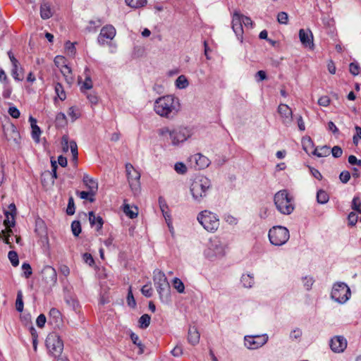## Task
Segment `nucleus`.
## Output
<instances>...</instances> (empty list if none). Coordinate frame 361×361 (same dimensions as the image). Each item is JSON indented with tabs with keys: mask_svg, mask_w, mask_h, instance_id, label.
I'll return each mask as SVG.
<instances>
[{
	"mask_svg": "<svg viewBox=\"0 0 361 361\" xmlns=\"http://www.w3.org/2000/svg\"><path fill=\"white\" fill-rule=\"evenodd\" d=\"M154 109L161 117L172 118L180 109L179 99L173 95L161 97L156 99Z\"/></svg>",
	"mask_w": 361,
	"mask_h": 361,
	"instance_id": "nucleus-1",
	"label": "nucleus"
},
{
	"mask_svg": "<svg viewBox=\"0 0 361 361\" xmlns=\"http://www.w3.org/2000/svg\"><path fill=\"white\" fill-rule=\"evenodd\" d=\"M157 133L162 137L169 135L171 145L178 147L192 135L193 130L190 128L184 126H178L173 129L168 126H164L158 129Z\"/></svg>",
	"mask_w": 361,
	"mask_h": 361,
	"instance_id": "nucleus-2",
	"label": "nucleus"
},
{
	"mask_svg": "<svg viewBox=\"0 0 361 361\" xmlns=\"http://www.w3.org/2000/svg\"><path fill=\"white\" fill-rule=\"evenodd\" d=\"M212 187L211 180L206 176H197L191 183L190 193L192 199L197 202H201L207 196Z\"/></svg>",
	"mask_w": 361,
	"mask_h": 361,
	"instance_id": "nucleus-3",
	"label": "nucleus"
},
{
	"mask_svg": "<svg viewBox=\"0 0 361 361\" xmlns=\"http://www.w3.org/2000/svg\"><path fill=\"white\" fill-rule=\"evenodd\" d=\"M153 281L161 302L169 303L171 302V287L164 273L159 270L154 271Z\"/></svg>",
	"mask_w": 361,
	"mask_h": 361,
	"instance_id": "nucleus-4",
	"label": "nucleus"
},
{
	"mask_svg": "<svg viewBox=\"0 0 361 361\" xmlns=\"http://www.w3.org/2000/svg\"><path fill=\"white\" fill-rule=\"evenodd\" d=\"M226 247L227 246L219 238L214 237L209 240L204 254L207 259L212 261L216 260L226 255Z\"/></svg>",
	"mask_w": 361,
	"mask_h": 361,
	"instance_id": "nucleus-5",
	"label": "nucleus"
},
{
	"mask_svg": "<svg viewBox=\"0 0 361 361\" xmlns=\"http://www.w3.org/2000/svg\"><path fill=\"white\" fill-rule=\"evenodd\" d=\"M274 204L277 209L283 214H290L294 209L293 199L286 190H282L274 195Z\"/></svg>",
	"mask_w": 361,
	"mask_h": 361,
	"instance_id": "nucleus-6",
	"label": "nucleus"
},
{
	"mask_svg": "<svg viewBox=\"0 0 361 361\" xmlns=\"http://www.w3.org/2000/svg\"><path fill=\"white\" fill-rule=\"evenodd\" d=\"M197 221L209 232L216 231L219 226V219L217 215L208 210L201 212L197 216Z\"/></svg>",
	"mask_w": 361,
	"mask_h": 361,
	"instance_id": "nucleus-7",
	"label": "nucleus"
},
{
	"mask_svg": "<svg viewBox=\"0 0 361 361\" xmlns=\"http://www.w3.org/2000/svg\"><path fill=\"white\" fill-rule=\"evenodd\" d=\"M289 231L284 226H276L269 231L270 243L276 246L284 245L289 239Z\"/></svg>",
	"mask_w": 361,
	"mask_h": 361,
	"instance_id": "nucleus-8",
	"label": "nucleus"
},
{
	"mask_svg": "<svg viewBox=\"0 0 361 361\" xmlns=\"http://www.w3.org/2000/svg\"><path fill=\"white\" fill-rule=\"evenodd\" d=\"M46 346L53 357L59 358L63 350V343L60 336L56 333L49 334L46 338Z\"/></svg>",
	"mask_w": 361,
	"mask_h": 361,
	"instance_id": "nucleus-9",
	"label": "nucleus"
},
{
	"mask_svg": "<svg viewBox=\"0 0 361 361\" xmlns=\"http://www.w3.org/2000/svg\"><path fill=\"white\" fill-rule=\"evenodd\" d=\"M350 290L346 283L343 282L334 283L331 293V297L334 300L343 304L350 298Z\"/></svg>",
	"mask_w": 361,
	"mask_h": 361,
	"instance_id": "nucleus-10",
	"label": "nucleus"
},
{
	"mask_svg": "<svg viewBox=\"0 0 361 361\" xmlns=\"http://www.w3.org/2000/svg\"><path fill=\"white\" fill-rule=\"evenodd\" d=\"M126 176L128 183L132 191L134 193L137 192L140 190V173L138 171H137L134 166L130 164L127 163L126 164Z\"/></svg>",
	"mask_w": 361,
	"mask_h": 361,
	"instance_id": "nucleus-11",
	"label": "nucleus"
},
{
	"mask_svg": "<svg viewBox=\"0 0 361 361\" xmlns=\"http://www.w3.org/2000/svg\"><path fill=\"white\" fill-rule=\"evenodd\" d=\"M245 345L249 349H257L268 341V336L262 335H251L245 336L244 338Z\"/></svg>",
	"mask_w": 361,
	"mask_h": 361,
	"instance_id": "nucleus-12",
	"label": "nucleus"
},
{
	"mask_svg": "<svg viewBox=\"0 0 361 361\" xmlns=\"http://www.w3.org/2000/svg\"><path fill=\"white\" fill-rule=\"evenodd\" d=\"M42 277L46 285L51 288L54 286L57 281V274L56 270L51 266H45L42 270Z\"/></svg>",
	"mask_w": 361,
	"mask_h": 361,
	"instance_id": "nucleus-13",
	"label": "nucleus"
},
{
	"mask_svg": "<svg viewBox=\"0 0 361 361\" xmlns=\"http://www.w3.org/2000/svg\"><path fill=\"white\" fill-rule=\"evenodd\" d=\"M232 29L237 36L238 39L243 42V22H242V14L238 11H235L232 18Z\"/></svg>",
	"mask_w": 361,
	"mask_h": 361,
	"instance_id": "nucleus-14",
	"label": "nucleus"
},
{
	"mask_svg": "<svg viewBox=\"0 0 361 361\" xmlns=\"http://www.w3.org/2000/svg\"><path fill=\"white\" fill-rule=\"evenodd\" d=\"M116 35V29L112 25H106L102 28L97 40L100 44H104L107 40H111Z\"/></svg>",
	"mask_w": 361,
	"mask_h": 361,
	"instance_id": "nucleus-15",
	"label": "nucleus"
},
{
	"mask_svg": "<svg viewBox=\"0 0 361 361\" xmlns=\"http://www.w3.org/2000/svg\"><path fill=\"white\" fill-rule=\"evenodd\" d=\"M278 113L279 114L282 123L284 125H290L293 121V111L287 104H280L278 106Z\"/></svg>",
	"mask_w": 361,
	"mask_h": 361,
	"instance_id": "nucleus-16",
	"label": "nucleus"
},
{
	"mask_svg": "<svg viewBox=\"0 0 361 361\" xmlns=\"http://www.w3.org/2000/svg\"><path fill=\"white\" fill-rule=\"evenodd\" d=\"M330 347L334 353H342L347 347V341L343 336H334L331 339Z\"/></svg>",
	"mask_w": 361,
	"mask_h": 361,
	"instance_id": "nucleus-17",
	"label": "nucleus"
},
{
	"mask_svg": "<svg viewBox=\"0 0 361 361\" xmlns=\"http://www.w3.org/2000/svg\"><path fill=\"white\" fill-rule=\"evenodd\" d=\"M4 135L8 141L16 145L20 143V135L15 126L12 125L4 129Z\"/></svg>",
	"mask_w": 361,
	"mask_h": 361,
	"instance_id": "nucleus-18",
	"label": "nucleus"
},
{
	"mask_svg": "<svg viewBox=\"0 0 361 361\" xmlns=\"http://www.w3.org/2000/svg\"><path fill=\"white\" fill-rule=\"evenodd\" d=\"M299 38L301 43L306 47L312 48L314 46L313 35L312 32L300 29L299 31Z\"/></svg>",
	"mask_w": 361,
	"mask_h": 361,
	"instance_id": "nucleus-19",
	"label": "nucleus"
},
{
	"mask_svg": "<svg viewBox=\"0 0 361 361\" xmlns=\"http://www.w3.org/2000/svg\"><path fill=\"white\" fill-rule=\"evenodd\" d=\"M51 4L48 1H42L40 5V16L43 20L50 18L53 16Z\"/></svg>",
	"mask_w": 361,
	"mask_h": 361,
	"instance_id": "nucleus-20",
	"label": "nucleus"
},
{
	"mask_svg": "<svg viewBox=\"0 0 361 361\" xmlns=\"http://www.w3.org/2000/svg\"><path fill=\"white\" fill-rule=\"evenodd\" d=\"M200 335L195 326H190L188 329V341L192 345H197L200 341Z\"/></svg>",
	"mask_w": 361,
	"mask_h": 361,
	"instance_id": "nucleus-21",
	"label": "nucleus"
},
{
	"mask_svg": "<svg viewBox=\"0 0 361 361\" xmlns=\"http://www.w3.org/2000/svg\"><path fill=\"white\" fill-rule=\"evenodd\" d=\"M49 319L51 323L57 327H59L62 324V315L59 310L56 308H51L49 311Z\"/></svg>",
	"mask_w": 361,
	"mask_h": 361,
	"instance_id": "nucleus-22",
	"label": "nucleus"
},
{
	"mask_svg": "<svg viewBox=\"0 0 361 361\" xmlns=\"http://www.w3.org/2000/svg\"><path fill=\"white\" fill-rule=\"evenodd\" d=\"M89 221L92 226H96L97 231L102 228L104 221L100 216H95L93 212H89Z\"/></svg>",
	"mask_w": 361,
	"mask_h": 361,
	"instance_id": "nucleus-23",
	"label": "nucleus"
},
{
	"mask_svg": "<svg viewBox=\"0 0 361 361\" xmlns=\"http://www.w3.org/2000/svg\"><path fill=\"white\" fill-rule=\"evenodd\" d=\"M82 180L88 189L92 191V194H95L98 189L97 182L87 174L84 175Z\"/></svg>",
	"mask_w": 361,
	"mask_h": 361,
	"instance_id": "nucleus-24",
	"label": "nucleus"
},
{
	"mask_svg": "<svg viewBox=\"0 0 361 361\" xmlns=\"http://www.w3.org/2000/svg\"><path fill=\"white\" fill-rule=\"evenodd\" d=\"M194 159L199 169H204L207 167L210 163L209 159L201 154H195Z\"/></svg>",
	"mask_w": 361,
	"mask_h": 361,
	"instance_id": "nucleus-25",
	"label": "nucleus"
},
{
	"mask_svg": "<svg viewBox=\"0 0 361 361\" xmlns=\"http://www.w3.org/2000/svg\"><path fill=\"white\" fill-rule=\"evenodd\" d=\"M123 212L130 219H134L137 216L138 208L136 206H130L128 204H123Z\"/></svg>",
	"mask_w": 361,
	"mask_h": 361,
	"instance_id": "nucleus-26",
	"label": "nucleus"
},
{
	"mask_svg": "<svg viewBox=\"0 0 361 361\" xmlns=\"http://www.w3.org/2000/svg\"><path fill=\"white\" fill-rule=\"evenodd\" d=\"M331 153L330 147L327 145L317 147L312 154L318 157H328Z\"/></svg>",
	"mask_w": 361,
	"mask_h": 361,
	"instance_id": "nucleus-27",
	"label": "nucleus"
},
{
	"mask_svg": "<svg viewBox=\"0 0 361 361\" xmlns=\"http://www.w3.org/2000/svg\"><path fill=\"white\" fill-rule=\"evenodd\" d=\"M241 283L243 287L250 288L254 285V276L250 274H243L241 276Z\"/></svg>",
	"mask_w": 361,
	"mask_h": 361,
	"instance_id": "nucleus-28",
	"label": "nucleus"
},
{
	"mask_svg": "<svg viewBox=\"0 0 361 361\" xmlns=\"http://www.w3.org/2000/svg\"><path fill=\"white\" fill-rule=\"evenodd\" d=\"M4 213L6 216V219L4 221V226L8 229L15 225V216L13 214L10 213L8 210H4Z\"/></svg>",
	"mask_w": 361,
	"mask_h": 361,
	"instance_id": "nucleus-29",
	"label": "nucleus"
},
{
	"mask_svg": "<svg viewBox=\"0 0 361 361\" xmlns=\"http://www.w3.org/2000/svg\"><path fill=\"white\" fill-rule=\"evenodd\" d=\"M61 71L63 75L65 77L66 82L70 85L72 84L74 81V79L72 76V71L71 68L65 65L62 67Z\"/></svg>",
	"mask_w": 361,
	"mask_h": 361,
	"instance_id": "nucleus-30",
	"label": "nucleus"
},
{
	"mask_svg": "<svg viewBox=\"0 0 361 361\" xmlns=\"http://www.w3.org/2000/svg\"><path fill=\"white\" fill-rule=\"evenodd\" d=\"M22 73H23V68L21 67H20V63L16 64V66H13L11 74H12L13 78L16 80H17V81L23 80V76L21 74Z\"/></svg>",
	"mask_w": 361,
	"mask_h": 361,
	"instance_id": "nucleus-31",
	"label": "nucleus"
},
{
	"mask_svg": "<svg viewBox=\"0 0 361 361\" xmlns=\"http://www.w3.org/2000/svg\"><path fill=\"white\" fill-rule=\"evenodd\" d=\"M151 317L149 314H145L142 315L138 321L139 327L142 329H147L150 324Z\"/></svg>",
	"mask_w": 361,
	"mask_h": 361,
	"instance_id": "nucleus-32",
	"label": "nucleus"
},
{
	"mask_svg": "<svg viewBox=\"0 0 361 361\" xmlns=\"http://www.w3.org/2000/svg\"><path fill=\"white\" fill-rule=\"evenodd\" d=\"M67 125V118L66 115L60 112L56 116V126L58 128H63Z\"/></svg>",
	"mask_w": 361,
	"mask_h": 361,
	"instance_id": "nucleus-33",
	"label": "nucleus"
},
{
	"mask_svg": "<svg viewBox=\"0 0 361 361\" xmlns=\"http://www.w3.org/2000/svg\"><path fill=\"white\" fill-rule=\"evenodd\" d=\"M128 6L133 8H138L147 4V0H125Z\"/></svg>",
	"mask_w": 361,
	"mask_h": 361,
	"instance_id": "nucleus-34",
	"label": "nucleus"
},
{
	"mask_svg": "<svg viewBox=\"0 0 361 361\" xmlns=\"http://www.w3.org/2000/svg\"><path fill=\"white\" fill-rule=\"evenodd\" d=\"M188 80L183 75L178 76L176 80V85L179 89H185L188 86Z\"/></svg>",
	"mask_w": 361,
	"mask_h": 361,
	"instance_id": "nucleus-35",
	"label": "nucleus"
},
{
	"mask_svg": "<svg viewBox=\"0 0 361 361\" xmlns=\"http://www.w3.org/2000/svg\"><path fill=\"white\" fill-rule=\"evenodd\" d=\"M55 92L60 100L63 101L66 99V96L63 87L61 83H56L55 85Z\"/></svg>",
	"mask_w": 361,
	"mask_h": 361,
	"instance_id": "nucleus-36",
	"label": "nucleus"
},
{
	"mask_svg": "<svg viewBox=\"0 0 361 361\" xmlns=\"http://www.w3.org/2000/svg\"><path fill=\"white\" fill-rule=\"evenodd\" d=\"M329 195L324 190H320L317 192V200L319 204H325L329 201Z\"/></svg>",
	"mask_w": 361,
	"mask_h": 361,
	"instance_id": "nucleus-37",
	"label": "nucleus"
},
{
	"mask_svg": "<svg viewBox=\"0 0 361 361\" xmlns=\"http://www.w3.org/2000/svg\"><path fill=\"white\" fill-rule=\"evenodd\" d=\"M23 293L21 290H19L17 294L16 301V310L19 312H23Z\"/></svg>",
	"mask_w": 361,
	"mask_h": 361,
	"instance_id": "nucleus-38",
	"label": "nucleus"
},
{
	"mask_svg": "<svg viewBox=\"0 0 361 361\" xmlns=\"http://www.w3.org/2000/svg\"><path fill=\"white\" fill-rule=\"evenodd\" d=\"M173 286L179 293H183L185 292V286L180 279L175 278L173 280Z\"/></svg>",
	"mask_w": 361,
	"mask_h": 361,
	"instance_id": "nucleus-39",
	"label": "nucleus"
},
{
	"mask_svg": "<svg viewBox=\"0 0 361 361\" xmlns=\"http://www.w3.org/2000/svg\"><path fill=\"white\" fill-rule=\"evenodd\" d=\"M8 257L13 267H17L19 264L18 255L15 251H9Z\"/></svg>",
	"mask_w": 361,
	"mask_h": 361,
	"instance_id": "nucleus-40",
	"label": "nucleus"
},
{
	"mask_svg": "<svg viewBox=\"0 0 361 361\" xmlns=\"http://www.w3.org/2000/svg\"><path fill=\"white\" fill-rule=\"evenodd\" d=\"M79 197L82 200H88L90 202H93L94 201V195L92 194V191H81L78 192Z\"/></svg>",
	"mask_w": 361,
	"mask_h": 361,
	"instance_id": "nucleus-41",
	"label": "nucleus"
},
{
	"mask_svg": "<svg viewBox=\"0 0 361 361\" xmlns=\"http://www.w3.org/2000/svg\"><path fill=\"white\" fill-rule=\"evenodd\" d=\"M41 133V130L37 125H35L32 127V137L37 143L39 142Z\"/></svg>",
	"mask_w": 361,
	"mask_h": 361,
	"instance_id": "nucleus-42",
	"label": "nucleus"
},
{
	"mask_svg": "<svg viewBox=\"0 0 361 361\" xmlns=\"http://www.w3.org/2000/svg\"><path fill=\"white\" fill-rule=\"evenodd\" d=\"M71 230L75 236H78L81 233V225L79 221H73L71 224Z\"/></svg>",
	"mask_w": 361,
	"mask_h": 361,
	"instance_id": "nucleus-43",
	"label": "nucleus"
},
{
	"mask_svg": "<svg viewBox=\"0 0 361 361\" xmlns=\"http://www.w3.org/2000/svg\"><path fill=\"white\" fill-rule=\"evenodd\" d=\"M70 149L73 155V159L75 161L78 160V146L74 140L70 141Z\"/></svg>",
	"mask_w": 361,
	"mask_h": 361,
	"instance_id": "nucleus-44",
	"label": "nucleus"
},
{
	"mask_svg": "<svg viewBox=\"0 0 361 361\" xmlns=\"http://www.w3.org/2000/svg\"><path fill=\"white\" fill-rule=\"evenodd\" d=\"M277 20L281 24L286 25L288 21V15L287 13L281 11L277 15Z\"/></svg>",
	"mask_w": 361,
	"mask_h": 361,
	"instance_id": "nucleus-45",
	"label": "nucleus"
},
{
	"mask_svg": "<svg viewBox=\"0 0 361 361\" xmlns=\"http://www.w3.org/2000/svg\"><path fill=\"white\" fill-rule=\"evenodd\" d=\"M66 213L68 215H73L75 213V204L73 197H70L68 199Z\"/></svg>",
	"mask_w": 361,
	"mask_h": 361,
	"instance_id": "nucleus-46",
	"label": "nucleus"
},
{
	"mask_svg": "<svg viewBox=\"0 0 361 361\" xmlns=\"http://www.w3.org/2000/svg\"><path fill=\"white\" fill-rule=\"evenodd\" d=\"M142 293L147 298H150L152 295V288L150 284H146L141 288Z\"/></svg>",
	"mask_w": 361,
	"mask_h": 361,
	"instance_id": "nucleus-47",
	"label": "nucleus"
},
{
	"mask_svg": "<svg viewBox=\"0 0 361 361\" xmlns=\"http://www.w3.org/2000/svg\"><path fill=\"white\" fill-rule=\"evenodd\" d=\"M92 82L91 78L89 75H87L85 77V80L81 86V90H90V89H92Z\"/></svg>",
	"mask_w": 361,
	"mask_h": 361,
	"instance_id": "nucleus-48",
	"label": "nucleus"
},
{
	"mask_svg": "<svg viewBox=\"0 0 361 361\" xmlns=\"http://www.w3.org/2000/svg\"><path fill=\"white\" fill-rule=\"evenodd\" d=\"M174 169L176 171L180 174H184L187 171L186 166L182 162H178L175 164Z\"/></svg>",
	"mask_w": 361,
	"mask_h": 361,
	"instance_id": "nucleus-49",
	"label": "nucleus"
},
{
	"mask_svg": "<svg viewBox=\"0 0 361 361\" xmlns=\"http://www.w3.org/2000/svg\"><path fill=\"white\" fill-rule=\"evenodd\" d=\"M350 73L353 75H357L360 73V66L357 63H350L349 66Z\"/></svg>",
	"mask_w": 361,
	"mask_h": 361,
	"instance_id": "nucleus-50",
	"label": "nucleus"
},
{
	"mask_svg": "<svg viewBox=\"0 0 361 361\" xmlns=\"http://www.w3.org/2000/svg\"><path fill=\"white\" fill-rule=\"evenodd\" d=\"M22 269L24 271V276L27 279H28L32 274L31 266L28 263H23L22 264Z\"/></svg>",
	"mask_w": 361,
	"mask_h": 361,
	"instance_id": "nucleus-51",
	"label": "nucleus"
},
{
	"mask_svg": "<svg viewBox=\"0 0 361 361\" xmlns=\"http://www.w3.org/2000/svg\"><path fill=\"white\" fill-rule=\"evenodd\" d=\"M127 301H128V304L130 307H135V305H136V302H135V300L133 297V293H132V290H131V287L129 288V290H128V296H127Z\"/></svg>",
	"mask_w": 361,
	"mask_h": 361,
	"instance_id": "nucleus-52",
	"label": "nucleus"
},
{
	"mask_svg": "<svg viewBox=\"0 0 361 361\" xmlns=\"http://www.w3.org/2000/svg\"><path fill=\"white\" fill-rule=\"evenodd\" d=\"M330 151L334 158H339L343 154V149L339 146H334Z\"/></svg>",
	"mask_w": 361,
	"mask_h": 361,
	"instance_id": "nucleus-53",
	"label": "nucleus"
},
{
	"mask_svg": "<svg viewBox=\"0 0 361 361\" xmlns=\"http://www.w3.org/2000/svg\"><path fill=\"white\" fill-rule=\"evenodd\" d=\"M8 113L13 118H18L20 116V111L16 106H10Z\"/></svg>",
	"mask_w": 361,
	"mask_h": 361,
	"instance_id": "nucleus-54",
	"label": "nucleus"
},
{
	"mask_svg": "<svg viewBox=\"0 0 361 361\" xmlns=\"http://www.w3.org/2000/svg\"><path fill=\"white\" fill-rule=\"evenodd\" d=\"M350 178V173L348 171H343L339 175V179L343 183H347Z\"/></svg>",
	"mask_w": 361,
	"mask_h": 361,
	"instance_id": "nucleus-55",
	"label": "nucleus"
},
{
	"mask_svg": "<svg viewBox=\"0 0 361 361\" xmlns=\"http://www.w3.org/2000/svg\"><path fill=\"white\" fill-rule=\"evenodd\" d=\"M348 222H349L350 225H351V226L355 225V224L357 223V219H358L357 214L355 212H350L348 214Z\"/></svg>",
	"mask_w": 361,
	"mask_h": 361,
	"instance_id": "nucleus-56",
	"label": "nucleus"
},
{
	"mask_svg": "<svg viewBox=\"0 0 361 361\" xmlns=\"http://www.w3.org/2000/svg\"><path fill=\"white\" fill-rule=\"evenodd\" d=\"M61 145L62 149L64 152H67L68 151V148L70 147V142L68 141V137L67 135H63L61 139Z\"/></svg>",
	"mask_w": 361,
	"mask_h": 361,
	"instance_id": "nucleus-57",
	"label": "nucleus"
},
{
	"mask_svg": "<svg viewBox=\"0 0 361 361\" xmlns=\"http://www.w3.org/2000/svg\"><path fill=\"white\" fill-rule=\"evenodd\" d=\"M360 206H361V200H360V197H355L352 202V209L357 212H359V210H361L360 209Z\"/></svg>",
	"mask_w": 361,
	"mask_h": 361,
	"instance_id": "nucleus-58",
	"label": "nucleus"
},
{
	"mask_svg": "<svg viewBox=\"0 0 361 361\" xmlns=\"http://www.w3.org/2000/svg\"><path fill=\"white\" fill-rule=\"evenodd\" d=\"M159 204H160V209L163 213V215H164L166 221H167V218H169L170 216L165 210L168 207H167V205L166 204V203L164 202V201L161 197L159 198Z\"/></svg>",
	"mask_w": 361,
	"mask_h": 361,
	"instance_id": "nucleus-59",
	"label": "nucleus"
},
{
	"mask_svg": "<svg viewBox=\"0 0 361 361\" xmlns=\"http://www.w3.org/2000/svg\"><path fill=\"white\" fill-rule=\"evenodd\" d=\"M46 321H47V319H46L45 315L43 314H40L37 318L36 324L38 327L42 328V327H44V326L46 323Z\"/></svg>",
	"mask_w": 361,
	"mask_h": 361,
	"instance_id": "nucleus-60",
	"label": "nucleus"
},
{
	"mask_svg": "<svg viewBox=\"0 0 361 361\" xmlns=\"http://www.w3.org/2000/svg\"><path fill=\"white\" fill-rule=\"evenodd\" d=\"M313 283L314 281L312 277L305 276L303 279V285L307 290L311 289Z\"/></svg>",
	"mask_w": 361,
	"mask_h": 361,
	"instance_id": "nucleus-61",
	"label": "nucleus"
},
{
	"mask_svg": "<svg viewBox=\"0 0 361 361\" xmlns=\"http://www.w3.org/2000/svg\"><path fill=\"white\" fill-rule=\"evenodd\" d=\"M318 104L322 106H327L330 104V99L327 96H322L319 99Z\"/></svg>",
	"mask_w": 361,
	"mask_h": 361,
	"instance_id": "nucleus-62",
	"label": "nucleus"
},
{
	"mask_svg": "<svg viewBox=\"0 0 361 361\" xmlns=\"http://www.w3.org/2000/svg\"><path fill=\"white\" fill-rule=\"evenodd\" d=\"M267 78V77L266 72L264 71H259L257 72V73L255 75V78H256L257 82H261L264 80H266Z\"/></svg>",
	"mask_w": 361,
	"mask_h": 361,
	"instance_id": "nucleus-63",
	"label": "nucleus"
},
{
	"mask_svg": "<svg viewBox=\"0 0 361 361\" xmlns=\"http://www.w3.org/2000/svg\"><path fill=\"white\" fill-rule=\"evenodd\" d=\"M82 258L85 262L90 266H92L94 263L92 256L89 253H85L82 256Z\"/></svg>",
	"mask_w": 361,
	"mask_h": 361,
	"instance_id": "nucleus-64",
	"label": "nucleus"
}]
</instances>
